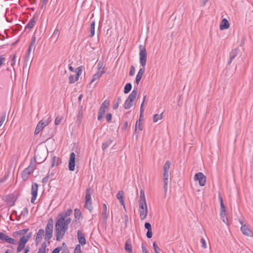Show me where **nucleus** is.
Masks as SVG:
<instances>
[{
    "mask_svg": "<svg viewBox=\"0 0 253 253\" xmlns=\"http://www.w3.org/2000/svg\"><path fill=\"white\" fill-rule=\"evenodd\" d=\"M72 213V210L68 209L61 212L56 218L55 225V231L57 241L63 239L65 233L68 229V226L72 221V219L69 216Z\"/></svg>",
    "mask_w": 253,
    "mask_h": 253,
    "instance_id": "f257e3e1",
    "label": "nucleus"
},
{
    "mask_svg": "<svg viewBox=\"0 0 253 253\" xmlns=\"http://www.w3.org/2000/svg\"><path fill=\"white\" fill-rule=\"evenodd\" d=\"M139 61L142 68H141L137 74L135 78V83L138 84L139 82L145 72V66L147 61V52L145 48L142 45H139Z\"/></svg>",
    "mask_w": 253,
    "mask_h": 253,
    "instance_id": "f03ea898",
    "label": "nucleus"
},
{
    "mask_svg": "<svg viewBox=\"0 0 253 253\" xmlns=\"http://www.w3.org/2000/svg\"><path fill=\"white\" fill-rule=\"evenodd\" d=\"M139 212L140 218L141 220H144L146 218L148 213V207L146 204L144 191L143 190H141L140 191Z\"/></svg>",
    "mask_w": 253,
    "mask_h": 253,
    "instance_id": "7ed1b4c3",
    "label": "nucleus"
},
{
    "mask_svg": "<svg viewBox=\"0 0 253 253\" xmlns=\"http://www.w3.org/2000/svg\"><path fill=\"white\" fill-rule=\"evenodd\" d=\"M47 150L45 148H37L35 152V159L37 163L40 164L46 159Z\"/></svg>",
    "mask_w": 253,
    "mask_h": 253,
    "instance_id": "20e7f679",
    "label": "nucleus"
},
{
    "mask_svg": "<svg viewBox=\"0 0 253 253\" xmlns=\"http://www.w3.org/2000/svg\"><path fill=\"white\" fill-rule=\"evenodd\" d=\"M170 162L169 161H167L164 166V189H165V195H166V193L168 190V179L169 177V169L170 166Z\"/></svg>",
    "mask_w": 253,
    "mask_h": 253,
    "instance_id": "39448f33",
    "label": "nucleus"
},
{
    "mask_svg": "<svg viewBox=\"0 0 253 253\" xmlns=\"http://www.w3.org/2000/svg\"><path fill=\"white\" fill-rule=\"evenodd\" d=\"M53 229V220L52 218L48 219L47 223L46 225L44 233V239L46 241L49 240L52 237Z\"/></svg>",
    "mask_w": 253,
    "mask_h": 253,
    "instance_id": "423d86ee",
    "label": "nucleus"
},
{
    "mask_svg": "<svg viewBox=\"0 0 253 253\" xmlns=\"http://www.w3.org/2000/svg\"><path fill=\"white\" fill-rule=\"evenodd\" d=\"M137 93V90L136 89H134L129 94L124 104V107L125 109H128L132 106L133 103L136 100Z\"/></svg>",
    "mask_w": 253,
    "mask_h": 253,
    "instance_id": "0eeeda50",
    "label": "nucleus"
},
{
    "mask_svg": "<svg viewBox=\"0 0 253 253\" xmlns=\"http://www.w3.org/2000/svg\"><path fill=\"white\" fill-rule=\"evenodd\" d=\"M92 192V190L90 188L86 189L84 205V207L87 209L90 212H91L93 210L91 197Z\"/></svg>",
    "mask_w": 253,
    "mask_h": 253,
    "instance_id": "6e6552de",
    "label": "nucleus"
},
{
    "mask_svg": "<svg viewBox=\"0 0 253 253\" xmlns=\"http://www.w3.org/2000/svg\"><path fill=\"white\" fill-rule=\"evenodd\" d=\"M30 237L29 236H23L20 238L17 248V253L20 252L25 248V245L28 242Z\"/></svg>",
    "mask_w": 253,
    "mask_h": 253,
    "instance_id": "1a4fd4ad",
    "label": "nucleus"
},
{
    "mask_svg": "<svg viewBox=\"0 0 253 253\" xmlns=\"http://www.w3.org/2000/svg\"><path fill=\"white\" fill-rule=\"evenodd\" d=\"M75 75H71L69 77V82L70 84L75 83L78 79L82 73V70L81 67L77 68L75 71Z\"/></svg>",
    "mask_w": 253,
    "mask_h": 253,
    "instance_id": "9d476101",
    "label": "nucleus"
},
{
    "mask_svg": "<svg viewBox=\"0 0 253 253\" xmlns=\"http://www.w3.org/2000/svg\"><path fill=\"white\" fill-rule=\"evenodd\" d=\"M194 180L198 181L201 186H204L206 184V177L202 172H198L194 176Z\"/></svg>",
    "mask_w": 253,
    "mask_h": 253,
    "instance_id": "9b49d317",
    "label": "nucleus"
},
{
    "mask_svg": "<svg viewBox=\"0 0 253 253\" xmlns=\"http://www.w3.org/2000/svg\"><path fill=\"white\" fill-rule=\"evenodd\" d=\"M0 241L11 244H16V241L15 239L9 237L3 232H0Z\"/></svg>",
    "mask_w": 253,
    "mask_h": 253,
    "instance_id": "f8f14e48",
    "label": "nucleus"
},
{
    "mask_svg": "<svg viewBox=\"0 0 253 253\" xmlns=\"http://www.w3.org/2000/svg\"><path fill=\"white\" fill-rule=\"evenodd\" d=\"M240 223L242 225L241 230L242 233L247 236L253 237V231L250 229L249 226L247 224H243L241 221Z\"/></svg>",
    "mask_w": 253,
    "mask_h": 253,
    "instance_id": "ddd939ff",
    "label": "nucleus"
},
{
    "mask_svg": "<svg viewBox=\"0 0 253 253\" xmlns=\"http://www.w3.org/2000/svg\"><path fill=\"white\" fill-rule=\"evenodd\" d=\"M48 124L49 121L47 120L40 121L35 130V134H37L40 133L45 126L48 125Z\"/></svg>",
    "mask_w": 253,
    "mask_h": 253,
    "instance_id": "4468645a",
    "label": "nucleus"
},
{
    "mask_svg": "<svg viewBox=\"0 0 253 253\" xmlns=\"http://www.w3.org/2000/svg\"><path fill=\"white\" fill-rule=\"evenodd\" d=\"M38 190V185L37 183H34L32 186L31 188V194L32 195V197L31 200L32 203H34L37 197V193Z\"/></svg>",
    "mask_w": 253,
    "mask_h": 253,
    "instance_id": "2eb2a0df",
    "label": "nucleus"
},
{
    "mask_svg": "<svg viewBox=\"0 0 253 253\" xmlns=\"http://www.w3.org/2000/svg\"><path fill=\"white\" fill-rule=\"evenodd\" d=\"M75 154L74 152L71 153L69 162V169L71 171H74L75 169Z\"/></svg>",
    "mask_w": 253,
    "mask_h": 253,
    "instance_id": "dca6fc26",
    "label": "nucleus"
},
{
    "mask_svg": "<svg viewBox=\"0 0 253 253\" xmlns=\"http://www.w3.org/2000/svg\"><path fill=\"white\" fill-rule=\"evenodd\" d=\"M34 167L32 166H29L26 169H25L22 175V177L24 180H25L27 179L28 176L32 173L34 171Z\"/></svg>",
    "mask_w": 253,
    "mask_h": 253,
    "instance_id": "f3484780",
    "label": "nucleus"
},
{
    "mask_svg": "<svg viewBox=\"0 0 253 253\" xmlns=\"http://www.w3.org/2000/svg\"><path fill=\"white\" fill-rule=\"evenodd\" d=\"M220 215L223 222L226 224H228V218L227 217V213L226 211V207L220 208Z\"/></svg>",
    "mask_w": 253,
    "mask_h": 253,
    "instance_id": "a211bd4d",
    "label": "nucleus"
},
{
    "mask_svg": "<svg viewBox=\"0 0 253 253\" xmlns=\"http://www.w3.org/2000/svg\"><path fill=\"white\" fill-rule=\"evenodd\" d=\"M44 236V231L42 229H40L37 234L36 238V244H39L42 240V238Z\"/></svg>",
    "mask_w": 253,
    "mask_h": 253,
    "instance_id": "6ab92c4d",
    "label": "nucleus"
},
{
    "mask_svg": "<svg viewBox=\"0 0 253 253\" xmlns=\"http://www.w3.org/2000/svg\"><path fill=\"white\" fill-rule=\"evenodd\" d=\"M229 27V24L228 20L225 18L222 19L220 25V29L221 30H223L228 29Z\"/></svg>",
    "mask_w": 253,
    "mask_h": 253,
    "instance_id": "aec40b11",
    "label": "nucleus"
},
{
    "mask_svg": "<svg viewBox=\"0 0 253 253\" xmlns=\"http://www.w3.org/2000/svg\"><path fill=\"white\" fill-rule=\"evenodd\" d=\"M105 73V71L103 70V69L102 70V71H98V72L95 74L93 78L91 80V83H93L96 81H97L99 80V79L101 77V76Z\"/></svg>",
    "mask_w": 253,
    "mask_h": 253,
    "instance_id": "412c9836",
    "label": "nucleus"
},
{
    "mask_svg": "<svg viewBox=\"0 0 253 253\" xmlns=\"http://www.w3.org/2000/svg\"><path fill=\"white\" fill-rule=\"evenodd\" d=\"M17 196L15 194H11L8 195L6 197V200L9 203H11L14 204L15 201L16 200Z\"/></svg>",
    "mask_w": 253,
    "mask_h": 253,
    "instance_id": "4be33fe9",
    "label": "nucleus"
},
{
    "mask_svg": "<svg viewBox=\"0 0 253 253\" xmlns=\"http://www.w3.org/2000/svg\"><path fill=\"white\" fill-rule=\"evenodd\" d=\"M109 105V102L108 100H105L101 106V108L100 109V112L101 113L104 114L106 109L108 107Z\"/></svg>",
    "mask_w": 253,
    "mask_h": 253,
    "instance_id": "5701e85b",
    "label": "nucleus"
},
{
    "mask_svg": "<svg viewBox=\"0 0 253 253\" xmlns=\"http://www.w3.org/2000/svg\"><path fill=\"white\" fill-rule=\"evenodd\" d=\"M117 198L119 200L121 204L125 207L124 192L123 191H119L117 194Z\"/></svg>",
    "mask_w": 253,
    "mask_h": 253,
    "instance_id": "b1692460",
    "label": "nucleus"
},
{
    "mask_svg": "<svg viewBox=\"0 0 253 253\" xmlns=\"http://www.w3.org/2000/svg\"><path fill=\"white\" fill-rule=\"evenodd\" d=\"M237 53H238V50L237 49H234L231 51V52L230 53V59L228 63V64L229 65L231 64L232 60L237 56Z\"/></svg>",
    "mask_w": 253,
    "mask_h": 253,
    "instance_id": "393cba45",
    "label": "nucleus"
},
{
    "mask_svg": "<svg viewBox=\"0 0 253 253\" xmlns=\"http://www.w3.org/2000/svg\"><path fill=\"white\" fill-rule=\"evenodd\" d=\"M137 129H139V130H142L143 129V125L141 122L140 119L138 121H137L135 124V131H136Z\"/></svg>",
    "mask_w": 253,
    "mask_h": 253,
    "instance_id": "a878e982",
    "label": "nucleus"
},
{
    "mask_svg": "<svg viewBox=\"0 0 253 253\" xmlns=\"http://www.w3.org/2000/svg\"><path fill=\"white\" fill-rule=\"evenodd\" d=\"M35 23H36V20H35V18H34L29 21V22L26 26L25 28H28L30 29H32L35 25Z\"/></svg>",
    "mask_w": 253,
    "mask_h": 253,
    "instance_id": "bb28decb",
    "label": "nucleus"
},
{
    "mask_svg": "<svg viewBox=\"0 0 253 253\" xmlns=\"http://www.w3.org/2000/svg\"><path fill=\"white\" fill-rule=\"evenodd\" d=\"M82 215V213L80 210L76 209L74 210L75 218L77 219H79Z\"/></svg>",
    "mask_w": 253,
    "mask_h": 253,
    "instance_id": "cd10ccee",
    "label": "nucleus"
},
{
    "mask_svg": "<svg viewBox=\"0 0 253 253\" xmlns=\"http://www.w3.org/2000/svg\"><path fill=\"white\" fill-rule=\"evenodd\" d=\"M131 87H132V86H131V84L130 83L126 84L124 88V93L126 94L128 93L130 91V90L131 89Z\"/></svg>",
    "mask_w": 253,
    "mask_h": 253,
    "instance_id": "c85d7f7f",
    "label": "nucleus"
},
{
    "mask_svg": "<svg viewBox=\"0 0 253 253\" xmlns=\"http://www.w3.org/2000/svg\"><path fill=\"white\" fill-rule=\"evenodd\" d=\"M163 118L162 113L161 114H155L153 116V122L156 123L158 122L159 120H160Z\"/></svg>",
    "mask_w": 253,
    "mask_h": 253,
    "instance_id": "c756f323",
    "label": "nucleus"
},
{
    "mask_svg": "<svg viewBox=\"0 0 253 253\" xmlns=\"http://www.w3.org/2000/svg\"><path fill=\"white\" fill-rule=\"evenodd\" d=\"M95 33V22L93 21L90 25V36L93 37Z\"/></svg>",
    "mask_w": 253,
    "mask_h": 253,
    "instance_id": "7c9ffc66",
    "label": "nucleus"
},
{
    "mask_svg": "<svg viewBox=\"0 0 253 253\" xmlns=\"http://www.w3.org/2000/svg\"><path fill=\"white\" fill-rule=\"evenodd\" d=\"M108 214H109L108 211H103L101 213L102 218L105 221H106V220L108 217Z\"/></svg>",
    "mask_w": 253,
    "mask_h": 253,
    "instance_id": "2f4dec72",
    "label": "nucleus"
},
{
    "mask_svg": "<svg viewBox=\"0 0 253 253\" xmlns=\"http://www.w3.org/2000/svg\"><path fill=\"white\" fill-rule=\"evenodd\" d=\"M125 250L130 253L132 252L131 245L128 242H126V243Z\"/></svg>",
    "mask_w": 253,
    "mask_h": 253,
    "instance_id": "473e14b6",
    "label": "nucleus"
},
{
    "mask_svg": "<svg viewBox=\"0 0 253 253\" xmlns=\"http://www.w3.org/2000/svg\"><path fill=\"white\" fill-rule=\"evenodd\" d=\"M38 253H46V246L45 243L43 244L42 247L39 248Z\"/></svg>",
    "mask_w": 253,
    "mask_h": 253,
    "instance_id": "72a5a7b5",
    "label": "nucleus"
},
{
    "mask_svg": "<svg viewBox=\"0 0 253 253\" xmlns=\"http://www.w3.org/2000/svg\"><path fill=\"white\" fill-rule=\"evenodd\" d=\"M61 163L60 160L58 158L53 157L52 160V167L55 165H58Z\"/></svg>",
    "mask_w": 253,
    "mask_h": 253,
    "instance_id": "f704fd0d",
    "label": "nucleus"
},
{
    "mask_svg": "<svg viewBox=\"0 0 253 253\" xmlns=\"http://www.w3.org/2000/svg\"><path fill=\"white\" fill-rule=\"evenodd\" d=\"M112 143V141L111 140H108L106 142L103 143L102 144V149H106Z\"/></svg>",
    "mask_w": 253,
    "mask_h": 253,
    "instance_id": "c9c22d12",
    "label": "nucleus"
},
{
    "mask_svg": "<svg viewBox=\"0 0 253 253\" xmlns=\"http://www.w3.org/2000/svg\"><path fill=\"white\" fill-rule=\"evenodd\" d=\"M74 253H82L80 245H77L74 251Z\"/></svg>",
    "mask_w": 253,
    "mask_h": 253,
    "instance_id": "e433bc0d",
    "label": "nucleus"
},
{
    "mask_svg": "<svg viewBox=\"0 0 253 253\" xmlns=\"http://www.w3.org/2000/svg\"><path fill=\"white\" fill-rule=\"evenodd\" d=\"M78 240H79V242L80 244L81 245H82V246H84L86 244V240H85L84 237H83V238H81L80 239H79Z\"/></svg>",
    "mask_w": 253,
    "mask_h": 253,
    "instance_id": "4c0bfd02",
    "label": "nucleus"
},
{
    "mask_svg": "<svg viewBox=\"0 0 253 253\" xmlns=\"http://www.w3.org/2000/svg\"><path fill=\"white\" fill-rule=\"evenodd\" d=\"M134 73H135V68H134V66H131L130 67V71H129V76H132L134 75Z\"/></svg>",
    "mask_w": 253,
    "mask_h": 253,
    "instance_id": "58836bf2",
    "label": "nucleus"
},
{
    "mask_svg": "<svg viewBox=\"0 0 253 253\" xmlns=\"http://www.w3.org/2000/svg\"><path fill=\"white\" fill-rule=\"evenodd\" d=\"M201 243L202 244V247L204 248V249H206L207 248V244H206V241L205 240V239L203 238H202L201 239Z\"/></svg>",
    "mask_w": 253,
    "mask_h": 253,
    "instance_id": "ea45409f",
    "label": "nucleus"
},
{
    "mask_svg": "<svg viewBox=\"0 0 253 253\" xmlns=\"http://www.w3.org/2000/svg\"><path fill=\"white\" fill-rule=\"evenodd\" d=\"M61 121H62L61 118L59 117H56V118L55 119V124L56 125H58L60 124V123H61Z\"/></svg>",
    "mask_w": 253,
    "mask_h": 253,
    "instance_id": "a19ab883",
    "label": "nucleus"
},
{
    "mask_svg": "<svg viewBox=\"0 0 253 253\" xmlns=\"http://www.w3.org/2000/svg\"><path fill=\"white\" fill-rule=\"evenodd\" d=\"M36 42V37H33L32 41V42H31V44H30V46L33 47H34V48H35Z\"/></svg>",
    "mask_w": 253,
    "mask_h": 253,
    "instance_id": "79ce46f5",
    "label": "nucleus"
},
{
    "mask_svg": "<svg viewBox=\"0 0 253 253\" xmlns=\"http://www.w3.org/2000/svg\"><path fill=\"white\" fill-rule=\"evenodd\" d=\"M153 249L155 251V253L157 252H159V248L158 246H157V245L156 244V242H154L153 243Z\"/></svg>",
    "mask_w": 253,
    "mask_h": 253,
    "instance_id": "37998d69",
    "label": "nucleus"
},
{
    "mask_svg": "<svg viewBox=\"0 0 253 253\" xmlns=\"http://www.w3.org/2000/svg\"><path fill=\"white\" fill-rule=\"evenodd\" d=\"M16 63V55L14 54L12 56V59L11 61V66H13Z\"/></svg>",
    "mask_w": 253,
    "mask_h": 253,
    "instance_id": "c03bdc74",
    "label": "nucleus"
},
{
    "mask_svg": "<svg viewBox=\"0 0 253 253\" xmlns=\"http://www.w3.org/2000/svg\"><path fill=\"white\" fill-rule=\"evenodd\" d=\"M145 227L148 230H152V227L151 224L148 222H146L144 224Z\"/></svg>",
    "mask_w": 253,
    "mask_h": 253,
    "instance_id": "a18cd8bd",
    "label": "nucleus"
},
{
    "mask_svg": "<svg viewBox=\"0 0 253 253\" xmlns=\"http://www.w3.org/2000/svg\"><path fill=\"white\" fill-rule=\"evenodd\" d=\"M77 235H78V239H80L81 238H83V237H84V234H83V233L80 230H78V232H77Z\"/></svg>",
    "mask_w": 253,
    "mask_h": 253,
    "instance_id": "49530a36",
    "label": "nucleus"
},
{
    "mask_svg": "<svg viewBox=\"0 0 253 253\" xmlns=\"http://www.w3.org/2000/svg\"><path fill=\"white\" fill-rule=\"evenodd\" d=\"M219 200L220 201V208L225 207V206L223 204V199L221 196H219Z\"/></svg>",
    "mask_w": 253,
    "mask_h": 253,
    "instance_id": "de8ad7c7",
    "label": "nucleus"
},
{
    "mask_svg": "<svg viewBox=\"0 0 253 253\" xmlns=\"http://www.w3.org/2000/svg\"><path fill=\"white\" fill-rule=\"evenodd\" d=\"M5 59L2 56H0V67L4 63Z\"/></svg>",
    "mask_w": 253,
    "mask_h": 253,
    "instance_id": "09e8293b",
    "label": "nucleus"
},
{
    "mask_svg": "<svg viewBox=\"0 0 253 253\" xmlns=\"http://www.w3.org/2000/svg\"><path fill=\"white\" fill-rule=\"evenodd\" d=\"M146 236L148 238H151L152 237V230H148Z\"/></svg>",
    "mask_w": 253,
    "mask_h": 253,
    "instance_id": "8fccbe9b",
    "label": "nucleus"
},
{
    "mask_svg": "<svg viewBox=\"0 0 253 253\" xmlns=\"http://www.w3.org/2000/svg\"><path fill=\"white\" fill-rule=\"evenodd\" d=\"M106 120L108 122L110 121L111 120V119H112V115H111V114H110V113L107 114L106 116Z\"/></svg>",
    "mask_w": 253,
    "mask_h": 253,
    "instance_id": "3c124183",
    "label": "nucleus"
},
{
    "mask_svg": "<svg viewBox=\"0 0 253 253\" xmlns=\"http://www.w3.org/2000/svg\"><path fill=\"white\" fill-rule=\"evenodd\" d=\"M60 251H61L60 248H56L51 253H59Z\"/></svg>",
    "mask_w": 253,
    "mask_h": 253,
    "instance_id": "603ef678",
    "label": "nucleus"
},
{
    "mask_svg": "<svg viewBox=\"0 0 253 253\" xmlns=\"http://www.w3.org/2000/svg\"><path fill=\"white\" fill-rule=\"evenodd\" d=\"M102 66H103L102 63H101L100 62L98 63L97 67H98V71H102V70H101V69Z\"/></svg>",
    "mask_w": 253,
    "mask_h": 253,
    "instance_id": "864d4df0",
    "label": "nucleus"
},
{
    "mask_svg": "<svg viewBox=\"0 0 253 253\" xmlns=\"http://www.w3.org/2000/svg\"><path fill=\"white\" fill-rule=\"evenodd\" d=\"M209 0H201V3L202 6H205Z\"/></svg>",
    "mask_w": 253,
    "mask_h": 253,
    "instance_id": "5fc2aeb1",
    "label": "nucleus"
},
{
    "mask_svg": "<svg viewBox=\"0 0 253 253\" xmlns=\"http://www.w3.org/2000/svg\"><path fill=\"white\" fill-rule=\"evenodd\" d=\"M5 120L4 117H1L0 119V127L1 126L2 124L3 123Z\"/></svg>",
    "mask_w": 253,
    "mask_h": 253,
    "instance_id": "6e6d98bb",
    "label": "nucleus"
},
{
    "mask_svg": "<svg viewBox=\"0 0 253 253\" xmlns=\"http://www.w3.org/2000/svg\"><path fill=\"white\" fill-rule=\"evenodd\" d=\"M127 126H128V123L127 122H125L124 124H123V128L124 129H126V128L127 127Z\"/></svg>",
    "mask_w": 253,
    "mask_h": 253,
    "instance_id": "4d7b16f0",
    "label": "nucleus"
},
{
    "mask_svg": "<svg viewBox=\"0 0 253 253\" xmlns=\"http://www.w3.org/2000/svg\"><path fill=\"white\" fill-rule=\"evenodd\" d=\"M104 114L101 113V112L99 111V114L98 116V120H100L103 117Z\"/></svg>",
    "mask_w": 253,
    "mask_h": 253,
    "instance_id": "13d9d810",
    "label": "nucleus"
},
{
    "mask_svg": "<svg viewBox=\"0 0 253 253\" xmlns=\"http://www.w3.org/2000/svg\"><path fill=\"white\" fill-rule=\"evenodd\" d=\"M32 48H33V47L30 46H29V49L28 50V52H27V57L29 56Z\"/></svg>",
    "mask_w": 253,
    "mask_h": 253,
    "instance_id": "bf43d9fd",
    "label": "nucleus"
},
{
    "mask_svg": "<svg viewBox=\"0 0 253 253\" xmlns=\"http://www.w3.org/2000/svg\"><path fill=\"white\" fill-rule=\"evenodd\" d=\"M120 104H119L118 103L116 102L113 106V109H116L118 108Z\"/></svg>",
    "mask_w": 253,
    "mask_h": 253,
    "instance_id": "052dcab7",
    "label": "nucleus"
},
{
    "mask_svg": "<svg viewBox=\"0 0 253 253\" xmlns=\"http://www.w3.org/2000/svg\"><path fill=\"white\" fill-rule=\"evenodd\" d=\"M143 253H149L148 251L144 247H142Z\"/></svg>",
    "mask_w": 253,
    "mask_h": 253,
    "instance_id": "680f3d73",
    "label": "nucleus"
},
{
    "mask_svg": "<svg viewBox=\"0 0 253 253\" xmlns=\"http://www.w3.org/2000/svg\"><path fill=\"white\" fill-rule=\"evenodd\" d=\"M103 211H108L106 204H104L103 205Z\"/></svg>",
    "mask_w": 253,
    "mask_h": 253,
    "instance_id": "e2e57ef3",
    "label": "nucleus"
},
{
    "mask_svg": "<svg viewBox=\"0 0 253 253\" xmlns=\"http://www.w3.org/2000/svg\"><path fill=\"white\" fill-rule=\"evenodd\" d=\"M121 101H122V100H121V97H119V98H118V100H117V102H116L118 103L119 104H120V103H121Z\"/></svg>",
    "mask_w": 253,
    "mask_h": 253,
    "instance_id": "0e129e2a",
    "label": "nucleus"
},
{
    "mask_svg": "<svg viewBox=\"0 0 253 253\" xmlns=\"http://www.w3.org/2000/svg\"><path fill=\"white\" fill-rule=\"evenodd\" d=\"M29 252V248H26L25 250V252L24 253H28Z\"/></svg>",
    "mask_w": 253,
    "mask_h": 253,
    "instance_id": "69168bd1",
    "label": "nucleus"
},
{
    "mask_svg": "<svg viewBox=\"0 0 253 253\" xmlns=\"http://www.w3.org/2000/svg\"><path fill=\"white\" fill-rule=\"evenodd\" d=\"M69 69L71 71H74V68L72 66H70L69 67Z\"/></svg>",
    "mask_w": 253,
    "mask_h": 253,
    "instance_id": "338daca9",
    "label": "nucleus"
},
{
    "mask_svg": "<svg viewBox=\"0 0 253 253\" xmlns=\"http://www.w3.org/2000/svg\"><path fill=\"white\" fill-rule=\"evenodd\" d=\"M83 97V95L82 94H81L78 98V99L79 101H81Z\"/></svg>",
    "mask_w": 253,
    "mask_h": 253,
    "instance_id": "774afa93",
    "label": "nucleus"
}]
</instances>
